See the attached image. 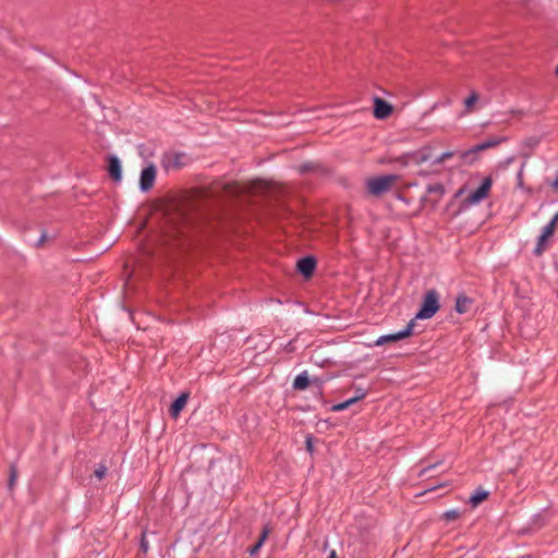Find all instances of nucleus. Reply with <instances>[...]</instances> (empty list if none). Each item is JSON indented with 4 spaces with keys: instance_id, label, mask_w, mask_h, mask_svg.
I'll return each mask as SVG.
<instances>
[{
    "instance_id": "nucleus-23",
    "label": "nucleus",
    "mask_w": 558,
    "mask_h": 558,
    "mask_svg": "<svg viewBox=\"0 0 558 558\" xmlns=\"http://www.w3.org/2000/svg\"><path fill=\"white\" fill-rule=\"evenodd\" d=\"M367 396V390L361 387L355 389V395L352 397L355 402L364 399Z\"/></svg>"
},
{
    "instance_id": "nucleus-30",
    "label": "nucleus",
    "mask_w": 558,
    "mask_h": 558,
    "mask_svg": "<svg viewBox=\"0 0 558 558\" xmlns=\"http://www.w3.org/2000/svg\"><path fill=\"white\" fill-rule=\"evenodd\" d=\"M436 466V464H430V465H427L425 468H423L420 472H418V475L420 476H424L429 470L434 469Z\"/></svg>"
},
{
    "instance_id": "nucleus-25",
    "label": "nucleus",
    "mask_w": 558,
    "mask_h": 558,
    "mask_svg": "<svg viewBox=\"0 0 558 558\" xmlns=\"http://www.w3.org/2000/svg\"><path fill=\"white\" fill-rule=\"evenodd\" d=\"M16 480V470L14 466L11 468L9 487L12 488Z\"/></svg>"
},
{
    "instance_id": "nucleus-24",
    "label": "nucleus",
    "mask_w": 558,
    "mask_h": 558,
    "mask_svg": "<svg viewBox=\"0 0 558 558\" xmlns=\"http://www.w3.org/2000/svg\"><path fill=\"white\" fill-rule=\"evenodd\" d=\"M509 114L514 119H520L525 116V111L523 109H511Z\"/></svg>"
},
{
    "instance_id": "nucleus-4",
    "label": "nucleus",
    "mask_w": 558,
    "mask_h": 558,
    "mask_svg": "<svg viewBox=\"0 0 558 558\" xmlns=\"http://www.w3.org/2000/svg\"><path fill=\"white\" fill-rule=\"evenodd\" d=\"M453 155L451 151L442 153L438 156L432 157L424 151H415L411 154H407L403 156V165H410V163H422L427 160H432L433 163L441 162L446 158H449Z\"/></svg>"
},
{
    "instance_id": "nucleus-34",
    "label": "nucleus",
    "mask_w": 558,
    "mask_h": 558,
    "mask_svg": "<svg viewBox=\"0 0 558 558\" xmlns=\"http://www.w3.org/2000/svg\"><path fill=\"white\" fill-rule=\"evenodd\" d=\"M306 445H307V449L311 451L312 450L311 437H307Z\"/></svg>"
},
{
    "instance_id": "nucleus-36",
    "label": "nucleus",
    "mask_w": 558,
    "mask_h": 558,
    "mask_svg": "<svg viewBox=\"0 0 558 558\" xmlns=\"http://www.w3.org/2000/svg\"><path fill=\"white\" fill-rule=\"evenodd\" d=\"M556 74L558 75V65H557V69H556Z\"/></svg>"
},
{
    "instance_id": "nucleus-5",
    "label": "nucleus",
    "mask_w": 558,
    "mask_h": 558,
    "mask_svg": "<svg viewBox=\"0 0 558 558\" xmlns=\"http://www.w3.org/2000/svg\"><path fill=\"white\" fill-rule=\"evenodd\" d=\"M395 111V107L387 100L376 96L373 99V116L377 120L388 119Z\"/></svg>"
},
{
    "instance_id": "nucleus-27",
    "label": "nucleus",
    "mask_w": 558,
    "mask_h": 558,
    "mask_svg": "<svg viewBox=\"0 0 558 558\" xmlns=\"http://www.w3.org/2000/svg\"><path fill=\"white\" fill-rule=\"evenodd\" d=\"M106 466L101 465L100 468H98L96 471H95V475L98 480H102L105 474H106Z\"/></svg>"
},
{
    "instance_id": "nucleus-10",
    "label": "nucleus",
    "mask_w": 558,
    "mask_h": 558,
    "mask_svg": "<svg viewBox=\"0 0 558 558\" xmlns=\"http://www.w3.org/2000/svg\"><path fill=\"white\" fill-rule=\"evenodd\" d=\"M316 268V259L313 256H305L299 259L298 262V270L304 277H311Z\"/></svg>"
},
{
    "instance_id": "nucleus-2",
    "label": "nucleus",
    "mask_w": 558,
    "mask_h": 558,
    "mask_svg": "<svg viewBox=\"0 0 558 558\" xmlns=\"http://www.w3.org/2000/svg\"><path fill=\"white\" fill-rule=\"evenodd\" d=\"M191 160V157L186 153L169 150L162 155L161 166L167 172H169L187 166Z\"/></svg>"
},
{
    "instance_id": "nucleus-18",
    "label": "nucleus",
    "mask_w": 558,
    "mask_h": 558,
    "mask_svg": "<svg viewBox=\"0 0 558 558\" xmlns=\"http://www.w3.org/2000/svg\"><path fill=\"white\" fill-rule=\"evenodd\" d=\"M354 403H355V401L353 400V398H350V399H348V400H345L343 402L333 404L331 407V411H333V412H341V411L348 409L350 405H352Z\"/></svg>"
},
{
    "instance_id": "nucleus-20",
    "label": "nucleus",
    "mask_w": 558,
    "mask_h": 558,
    "mask_svg": "<svg viewBox=\"0 0 558 558\" xmlns=\"http://www.w3.org/2000/svg\"><path fill=\"white\" fill-rule=\"evenodd\" d=\"M459 515H460V511L457 509H450L442 513V518L446 521H453V520L458 519Z\"/></svg>"
},
{
    "instance_id": "nucleus-15",
    "label": "nucleus",
    "mask_w": 558,
    "mask_h": 558,
    "mask_svg": "<svg viewBox=\"0 0 558 558\" xmlns=\"http://www.w3.org/2000/svg\"><path fill=\"white\" fill-rule=\"evenodd\" d=\"M310 383L311 380L307 371H303L294 378L292 388L294 390H305L308 387Z\"/></svg>"
},
{
    "instance_id": "nucleus-22",
    "label": "nucleus",
    "mask_w": 558,
    "mask_h": 558,
    "mask_svg": "<svg viewBox=\"0 0 558 558\" xmlns=\"http://www.w3.org/2000/svg\"><path fill=\"white\" fill-rule=\"evenodd\" d=\"M546 239H543V234L541 233V235L538 236V240H537V244L534 248V254L535 255H541L543 252H544V243H545Z\"/></svg>"
},
{
    "instance_id": "nucleus-9",
    "label": "nucleus",
    "mask_w": 558,
    "mask_h": 558,
    "mask_svg": "<svg viewBox=\"0 0 558 558\" xmlns=\"http://www.w3.org/2000/svg\"><path fill=\"white\" fill-rule=\"evenodd\" d=\"M107 170L109 175L114 182H120L122 179V166L121 161L116 155H109L107 157Z\"/></svg>"
},
{
    "instance_id": "nucleus-7",
    "label": "nucleus",
    "mask_w": 558,
    "mask_h": 558,
    "mask_svg": "<svg viewBox=\"0 0 558 558\" xmlns=\"http://www.w3.org/2000/svg\"><path fill=\"white\" fill-rule=\"evenodd\" d=\"M498 143L499 142H481L480 144L473 146L472 148H470L468 150L460 151L459 153L460 159L464 163H473L477 159V155L481 150L493 147Z\"/></svg>"
},
{
    "instance_id": "nucleus-12",
    "label": "nucleus",
    "mask_w": 558,
    "mask_h": 558,
    "mask_svg": "<svg viewBox=\"0 0 558 558\" xmlns=\"http://www.w3.org/2000/svg\"><path fill=\"white\" fill-rule=\"evenodd\" d=\"M480 95L477 92H472L468 98L464 99V110L462 116L475 112L478 109Z\"/></svg>"
},
{
    "instance_id": "nucleus-11",
    "label": "nucleus",
    "mask_w": 558,
    "mask_h": 558,
    "mask_svg": "<svg viewBox=\"0 0 558 558\" xmlns=\"http://www.w3.org/2000/svg\"><path fill=\"white\" fill-rule=\"evenodd\" d=\"M474 301L465 294H459L456 299L454 311L458 314H466L470 312Z\"/></svg>"
},
{
    "instance_id": "nucleus-1",
    "label": "nucleus",
    "mask_w": 558,
    "mask_h": 558,
    "mask_svg": "<svg viewBox=\"0 0 558 558\" xmlns=\"http://www.w3.org/2000/svg\"><path fill=\"white\" fill-rule=\"evenodd\" d=\"M439 293L435 289L428 290L422 301L420 310L415 314V319H429L432 318L440 308L439 303Z\"/></svg>"
},
{
    "instance_id": "nucleus-33",
    "label": "nucleus",
    "mask_w": 558,
    "mask_h": 558,
    "mask_svg": "<svg viewBox=\"0 0 558 558\" xmlns=\"http://www.w3.org/2000/svg\"><path fill=\"white\" fill-rule=\"evenodd\" d=\"M553 223H557L558 222V211L556 213V215L551 218L550 220Z\"/></svg>"
},
{
    "instance_id": "nucleus-26",
    "label": "nucleus",
    "mask_w": 558,
    "mask_h": 558,
    "mask_svg": "<svg viewBox=\"0 0 558 558\" xmlns=\"http://www.w3.org/2000/svg\"><path fill=\"white\" fill-rule=\"evenodd\" d=\"M140 546H141V549H142L144 553H147V551H148V541L146 539V535H145V533H143V535H142Z\"/></svg>"
},
{
    "instance_id": "nucleus-35",
    "label": "nucleus",
    "mask_w": 558,
    "mask_h": 558,
    "mask_svg": "<svg viewBox=\"0 0 558 558\" xmlns=\"http://www.w3.org/2000/svg\"><path fill=\"white\" fill-rule=\"evenodd\" d=\"M328 558H337L336 550H331L328 555Z\"/></svg>"
},
{
    "instance_id": "nucleus-14",
    "label": "nucleus",
    "mask_w": 558,
    "mask_h": 558,
    "mask_svg": "<svg viewBox=\"0 0 558 558\" xmlns=\"http://www.w3.org/2000/svg\"><path fill=\"white\" fill-rule=\"evenodd\" d=\"M189 393L182 392L171 404L170 414L177 417L186 404Z\"/></svg>"
},
{
    "instance_id": "nucleus-28",
    "label": "nucleus",
    "mask_w": 558,
    "mask_h": 558,
    "mask_svg": "<svg viewBox=\"0 0 558 558\" xmlns=\"http://www.w3.org/2000/svg\"><path fill=\"white\" fill-rule=\"evenodd\" d=\"M313 169V165L307 162L300 166L299 171L300 173H306L307 171Z\"/></svg>"
},
{
    "instance_id": "nucleus-21",
    "label": "nucleus",
    "mask_w": 558,
    "mask_h": 558,
    "mask_svg": "<svg viewBox=\"0 0 558 558\" xmlns=\"http://www.w3.org/2000/svg\"><path fill=\"white\" fill-rule=\"evenodd\" d=\"M555 228H556V225L553 223L551 221H549L544 228H543V231H542V234H543V239H547L548 236L553 235V233L555 232Z\"/></svg>"
},
{
    "instance_id": "nucleus-17",
    "label": "nucleus",
    "mask_w": 558,
    "mask_h": 558,
    "mask_svg": "<svg viewBox=\"0 0 558 558\" xmlns=\"http://www.w3.org/2000/svg\"><path fill=\"white\" fill-rule=\"evenodd\" d=\"M268 534H269V529L267 526H265L263 529V532H262L257 543L253 547H251L248 549V553H250L251 556H254V555H256L259 551L260 547L263 546V544L265 543L266 538L268 537Z\"/></svg>"
},
{
    "instance_id": "nucleus-19",
    "label": "nucleus",
    "mask_w": 558,
    "mask_h": 558,
    "mask_svg": "<svg viewBox=\"0 0 558 558\" xmlns=\"http://www.w3.org/2000/svg\"><path fill=\"white\" fill-rule=\"evenodd\" d=\"M427 192L428 193H435L439 197H441L445 194V187L440 183L430 184V185L427 186Z\"/></svg>"
},
{
    "instance_id": "nucleus-32",
    "label": "nucleus",
    "mask_w": 558,
    "mask_h": 558,
    "mask_svg": "<svg viewBox=\"0 0 558 558\" xmlns=\"http://www.w3.org/2000/svg\"><path fill=\"white\" fill-rule=\"evenodd\" d=\"M550 186H551L554 190H558V171L556 172V174H555V179H554V181L551 182Z\"/></svg>"
},
{
    "instance_id": "nucleus-16",
    "label": "nucleus",
    "mask_w": 558,
    "mask_h": 558,
    "mask_svg": "<svg viewBox=\"0 0 558 558\" xmlns=\"http://www.w3.org/2000/svg\"><path fill=\"white\" fill-rule=\"evenodd\" d=\"M489 493L485 489H477L474 494L470 496L469 504L475 508L477 507L483 500H485L488 497Z\"/></svg>"
},
{
    "instance_id": "nucleus-13",
    "label": "nucleus",
    "mask_w": 558,
    "mask_h": 558,
    "mask_svg": "<svg viewBox=\"0 0 558 558\" xmlns=\"http://www.w3.org/2000/svg\"><path fill=\"white\" fill-rule=\"evenodd\" d=\"M413 327L414 320H411L402 330L395 333L384 335L386 342L398 341L409 337L413 331Z\"/></svg>"
},
{
    "instance_id": "nucleus-8",
    "label": "nucleus",
    "mask_w": 558,
    "mask_h": 558,
    "mask_svg": "<svg viewBox=\"0 0 558 558\" xmlns=\"http://www.w3.org/2000/svg\"><path fill=\"white\" fill-rule=\"evenodd\" d=\"M157 170L154 163L147 165L141 172L140 177V190L142 192H148L156 180Z\"/></svg>"
},
{
    "instance_id": "nucleus-31",
    "label": "nucleus",
    "mask_w": 558,
    "mask_h": 558,
    "mask_svg": "<svg viewBox=\"0 0 558 558\" xmlns=\"http://www.w3.org/2000/svg\"><path fill=\"white\" fill-rule=\"evenodd\" d=\"M385 343H386L385 337H384V336H380V337H378V338L375 340L374 345L379 347V345H383V344H385Z\"/></svg>"
},
{
    "instance_id": "nucleus-3",
    "label": "nucleus",
    "mask_w": 558,
    "mask_h": 558,
    "mask_svg": "<svg viewBox=\"0 0 558 558\" xmlns=\"http://www.w3.org/2000/svg\"><path fill=\"white\" fill-rule=\"evenodd\" d=\"M398 180L396 174H386L380 177L371 178L367 180L366 186L369 194L379 196L387 193Z\"/></svg>"
},
{
    "instance_id": "nucleus-29",
    "label": "nucleus",
    "mask_w": 558,
    "mask_h": 558,
    "mask_svg": "<svg viewBox=\"0 0 558 558\" xmlns=\"http://www.w3.org/2000/svg\"><path fill=\"white\" fill-rule=\"evenodd\" d=\"M46 240H47V233L45 231H43L39 239L35 243V246H41Z\"/></svg>"
},
{
    "instance_id": "nucleus-6",
    "label": "nucleus",
    "mask_w": 558,
    "mask_h": 558,
    "mask_svg": "<svg viewBox=\"0 0 558 558\" xmlns=\"http://www.w3.org/2000/svg\"><path fill=\"white\" fill-rule=\"evenodd\" d=\"M493 180L489 177H486L481 185L466 198L468 205H476L480 204L483 199H485L488 196L489 190L492 187Z\"/></svg>"
}]
</instances>
